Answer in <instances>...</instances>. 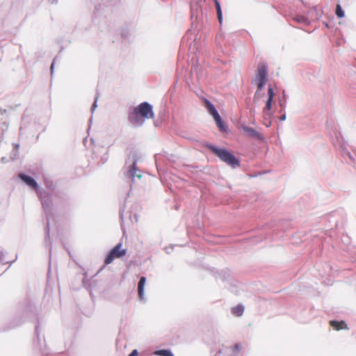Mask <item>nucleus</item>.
<instances>
[{"label":"nucleus","instance_id":"30","mask_svg":"<svg viewBox=\"0 0 356 356\" xmlns=\"http://www.w3.org/2000/svg\"><path fill=\"white\" fill-rule=\"evenodd\" d=\"M49 246H51V243H49ZM51 247H49V253L51 254Z\"/></svg>","mask_w":356,"mask_h":356},{"label":"nucleus","instance_id":"28","mask_svg":"<svg viewBox=\"0 0 356 356\" xmlns=\"http://www.w3.org/2000/svg\"><path fill=\"white\" fill-rule=\"evenodd\" d=\"M286 114L284 113L283 115H282L280 116V119L281 121H284L286 120Z\"/></svg>","mask_w":356,"mask_h":356},{"label":"nucleus","instance_id":"4","mask_svg":"<svg viewBox=\"0 0 356 356\" xmlns=\"http://www.w3.org/2000/svg\"><path fill=\"white\" fill-rule=\"evenodd\" d=\"M268 67L264 63H259L257 72L256 74V81L257 84V91L262 90L267 82Z\"/></svg>","mask_w":356,"mask_h":356},{"label":"nucleus","instance_id":"15","mask_svg":"<svg viewBox=\"0 0 356 356\" xmlns=\"http://www.w3.org/2000/svg\"><path fill=\"white\" fill-rule=\"evenodd\" d=\"M154 354L159 356H174L172 352L170 350L168 349L156 350L154 352Z\"/></svg>","mask_w":356,"mask_h":356},{"label":"nucleus","instance_id":"3","mask_svg":"<svg viewBox=\"0 0 356 356\" xmlns=\"http://www.w3.org/2000/svg\"><path fill=\"white\" fill-rule=\"evenodd\" d=\"M204 106L209 114L213 118L219 129L222 132L227 131V127L222 122L220 115L215 108L214 105L208 99H204Z\"/></svg>","mask_w":356,"mask_h":356},{"label":"nucleus","instance_id":"20","mask_svg":"<svg viewBox=\"0 0 356 356\" xmlns=\"http://www.w3.org/2000/svg\"><path fill=\"white\" fill-rule=\"evenodd\" d=\"M268 99L273 100L274 97V92L273 88L269 86L268 89Z\"/></svg>","mask_w":356,"mask_h":356},{"label":"nucleus","instance_id":"10","mask_svg":"<svg viewBox=\"0 0 356 356\" xmlns=\"http://www.w3.org/2000/svg\"><path fill=\"white\" fill-rule=\"evenodd\" d=\"M241 129L244 131L245 134L248 135L249 136L256 138L258 140H263V136L261 134H259L255 129L248 127L245 124H241Z\"/></svg>","mask_w":356,"mask_h":356},{"label":"nucleus","instance_id":"26","mask_svg":"<svg viewBox=\"0 0 356 356\" xmlns=\"http://www.w3.org/2000/svg\"><path fill=\"white\" fill-rule=\"evenodd\" d=\"M35 334L37 335L38 341H40V337H39V327L38 326L35 327Z\"/></svg>","mask_w":356,"mask_h":356},{"label":"nucleus","instance_id":"12","mask_svg":"<svg viewBox=\"0 0 356 356\" xmlns=\"http://www.w3.org/2000/svg\"><path fill=\"white\" fill-rule=\"evenodd\" d=\"M232 314L236 316H241L244 312V307L241 305L234 307L232 309Z\"/></svg>","mask_w":356,"mask_h":356},{"label":"nucleus","instance_id":"27","mask_svg":"<svg viewBox=\"0 0 356 356\" xmlns=\"http://www.w3.org/2000/svg\"><path fill=\"white\" fill-rule=\"evenodd\" d=\"M55 60L56 59H54V60L52 61L51 65V67H50L51 68V74L54 72V64H55Z\"/></svg>","mask_w":356,"mask_h":356},{"label":"nucleus","instance_id":"7","mask_svg":"<svg viewBox=\"0 0 356 356\" xmlns=\"http://www.w3.org/2000/svg\"><path fill=\"white\" fill-rule=\"evenodd\" d=\"M333 143L336 147H339L342 156L344 158H348L351 162L355 161V157L348 150L346 146L341 143L338 138L337 139V141H334Z\"/></svg>","mask_w":356,"mask_h":356},{"label":"nucleus","instance_id":"16","mask_svg":"<svg viewBox=\"0 0 356 356\" xmlns=\"http://www.w3.org/2000/svg\"><path fill=\"white\" fill-rule=\"evenodd\" d=\"M214 356H237L234 355V350H219Z\"/></svg>","mask_w":356,"mask_h":356},{"label":"nucleus","instance_id":"29","mask_svg":"<svg viewBox=\"0 0 356 356\" xmlns=\"http://www.w3.org/2000/svg\"><path fill=\"white\" fill-rule=\"evenodd\" d=\"M15 148L18 150L19 147V144H15Z\"/></svg>","mask_w":356,"mask_h":356},{"label":"nucleus","instance_id":"13","mask_svg":"<svg viewBox=\"0 0 356 356\" xmlns=\"http://www.w3.org/2000/svg\"><path fill=\"white\" fill-rule=\"evenodd\" d=\"M214 2H215V6H216V11H217L218 19L220 24H222V10H221L220 4V3H219V1L218 0H214Z\"/></svg>","mask_w":356,"mask_h":356},{"label":"nucleus","instance_id":"24","mask_svg":"<svg viewBox=\"0 0 356 356\" xmlns=\"http://www.w3.org/2000/svg\"><path fill=\"white\" fill-rule=\"evenodd\" d=\"M280 106L282 108H285V106H284V103H285V98H284V96L282 97V99H280Z\"/></svg>","mask_w":356,"mask_h":356},{"label":"nucleus","instance_id":"1","mask_svg":"<svg viewBox=\"0 0 356 356\" xmlns=\"http://www.w3.org/2000/svg\"><path fill=\"white\" fill-rule=\"evenodd\" d=\"M153 117L154 112L152 105L145 102L129 112V121L134 127H141L145 123V119L153 118Z\"/></svg>","mask_w":356,"mask_h":356},{"label":"nucleus","instance_id":"19","mask_svg":"<svg viewBox=\"0 0 356 356\" xmlns=\"http://www.w3.org/2000/svg\"><path fill=\"white\" fill-rule=\"evenodd\" d=\"M241 346L240 344H236L233 348H226L225 350H234V355L238 356V353L240 352Z\"/></svg>","mask_w":356,"mask_h":356},{"label":"nucleus","instance_id":"18","mask_svg":"<svg viewBox=\"0 0 356 356\" xmlns=\"http://www.w3.org/2000/svg\"><path fill=\"white\" fill-rule=\"evenodd\" d=\"M336 15L339 18H342L345 15L344 11L343 10L341 6L339 4H337V6Z\"/></svg>","mask_w":356,"mask_h":356},{"label":"nucleus","instance_id":"14","mask_svg":"<svg viewBox=\"0 0 356 356\" xmlns=\"http://www.w3.org/2000/svg\"><path fill=\"white\" fill-rule=\"evenodd\" d=\"M330 324L337 330H340L346 327V324L343 321L337 322L333 321L330 322Z\"/></svg>","mask_w":356,"mask_h":356},{"label":"nucleus","instance_id":"5","mask_svg":"<svg viewBox=\"0 0 356 356\" xmlns=\"http://www.w3.org/2000/svg\"><path fill=\"white\" fill-rule=\"evenodd\" d=\"M121 248L122 243H119L109 252L104 260V264L106 265L112 263L115 258H120L125 255L127 250L122 249Z\"/></svg>","mask_w":356,"mask_h":356},{"label":"nucleus","instance_id":"21","mask_svg":"<svg viewBox=\"0 0 356 356\" xmlns=\"http://www.w3.org/2000/svg\"><path fill=\"white\" fill-rule=\"evenodd\" d=\"M296 20L300 23L309 24V20L304 16H298Z\"/></svg>","mask_w":356,"mask_h":356},{"label":"nucleus","instance_id":"22","mask_svg":"<svg viewBox=\"0 0 356 356\" xmlns=\"http://www.w3.org/2000/svg\"><path fill=\"white\" fill-rule=\"evenodd\" d=\"M47 227H46V241H47V239H49V219L48 214L47 216Z\"/></svg>","mask_w":356,"mask_h":356},{"label":"nucleus","instance_id":"11","mask_svg":"<svg viewBox=\"0 0 356 356\" xmlns=\"http://www.w3.org/2000/svg\"><path fill=\"white\" fill-rule=\"evenodd\" d=\"M146 283V277L144 276L140 277L138 285V296L140 298V300L141 301H145V291L144 288Z\"/></svg>","mask_w":356,"mask_h":356},{"label":"nucleus","instance_id":"6","mask_svg":"<svg viewBox=\"0 0 356 356\" xmlns=\"http://www.w3.org/2000/svg\"><path fill=\"white\" fill-rule=\"evenodd\" d=\"M37 193L40 199L42 207L47 214L50 212L52 207V201L49 194L44 191H38Z\"/></svg>","mask_w":356,"mask_h":356},{"label":"nucleus","instance_id":"23","mask_svg":"<svg viewBox=\"0 0 356 356\" xmlns=\"http://www.w3.org/2000/svg\"><path fill=\"white\" fill-rule=\"evenodd\" d=\"M97 99H98V96H96L95 99V102H93L92 107H91L92 113H93L95 111V110L96 109V108L97 107Z\"/></svg>","mask_w":356,"mask_h":356},{"label":"nucleus","instance_id":"8","mask_svg":"<svg viewBox=\"0 0 356 356\" xmlns=\"http://www.w3.org/2000/svg\"><path fill=\"white\" fill-rule=\"evenodd\" d=\"M19 177L29 186L35 189L36 192L39 190V185L38 182L31 176H29L24 173H20Z\"/></svg>","mask_w":356,"mask_h":356},{"label":"nucleus","instance_id":"2","mask_svg":"<svg viewBox=\"0 0 356 356\" xmlns=\"http://www.w3.org/2000/svg\"><path fill=\"white\" fill-rule=\"evenodd\" d=\"M207 147L213 153L218 156L220 160L227 165H231L234 168L239 166L240 162L238 159L226 149L219 148L213 145H208Z\"/></svg>","mask_w":356,"mask_h":356},{"label":"nucleus","instance_id":"17","mask_svg":"<svg viewBox=\"0 0 356 356\" xmlns=\"http://www.w3.org/2000/svg\"><path fill=\"white\" fill-rule=\"evenodd\" d=\"M272 102H273V100L267 99V101H266V106L264 108V113L266 115H270V111L271 109Z\"/></svg>","mask_w":356,"mask_h":356},{"label":"nucleus","instance_id":"31","mask_svg":"<svg viewBox=\"0 0 356 356\" xmlns=\"http://www.w3.org/2000/svg\"><path fill=\"white\" fill-rule=\"evenodd\" d=\"M120 217L122 218V212L120 213Z\"/></svg>","mask_w":356,"mask_h":356},{"label":"nucleus","instance_id":"25","mask_svg":"<svg viewBox=\"0 0 356 356\" xmlns=\"http://www.w3.org/2000/svg\"><path fill=\"white\" fill-rule=\"evenodd\" d=\"M138 354V350L135 349L129 354V356H137Z\"/></svg>","mask_w":356,"mask_h":356},{"label":"nucleus","instance_id":"9","mask_svg":"<svg viewBox=\"0 0 356 356\" xmlns=\"http://www.w3.org/2000/svg\"><path fill=\"white\" fill-rule=\"evenodd\" d=\"M138 170L136 168V161H134L129 166V170L125 172V177L134 181L136 177L138 179L141 177V175L139 172L138 173Z\"/></svg>","mask_w":356,"mask_h":356}]
</instances>
